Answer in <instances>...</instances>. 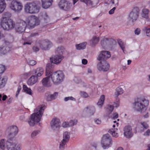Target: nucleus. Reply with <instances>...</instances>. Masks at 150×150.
Segmentation results:
<instances>
[{
	"label": "nucleus",
	"mask_w": 150,
	"mask_h": 150,
	"mask_svg": "<svg viewBox=\"0 0 150 150\" xmlns=\"http://www.w3.org/2000/svg\"><path fill=\"white\" fill-rule=\"evenodd\" d=\"M110 57L111 55L109 51H102L100 52L97 58V59L100 61L97 65L98 70L106 72L109 70L110 65L106 60Z\"/></svg>",
	"instance_id": "f257e3e1"
},
{
	"label": "nucleus",
	"mask_w": 150,
	"mask_h": 150,
	"mask_svg": "<svg viewBox=\"0 0 150 150\" xmlns=\"http://www.w3.org/2000/svg\"><path fill=\"white\" fill-rule=\"evenodd\" d=\"M46 106L45 105L38 106L34 110V113L32 114L28 122L31 126H34L36 123L40 122Z\"/></svg>",
	"instance_id": "f03ea898"
},
{
	"label": "nucleus",
	"mask_w": 150,
	"mask_h": 150,
	"mask_svg": "<svg viewBox=\"0 0 150 150\" xmlns=\"http://www.w3.org/2000/svg\"><path fill=\"white\" fill-rule=\"evenodd\" d=\"M149 104L148 100L145 98H138L134 103V108L137 111L143 112L147 109Z\"/></svg>",
	"instance_id": "7ed1b4c3"
},
{
	"label": "nucleus",
	"mask_w": 150,
	"mask_h": 150,
	"mask_svg": "<svg viewBox=\"0 0 150 150\" xmlns=\"http://www.w3.org/2000/svg\"><path fill=\"white\" fill-rule=\"evenodd\" d=\"M47 76L51 78L52 81L55 84L60 83L63 81L64 78V75L61 71L52 72Z\"/></svg>",
	"instance_id": "20e7f679"
},
{
	"label": "nucleus",
	"mask_w": 150,
	"mask_h": 150,
	"mask_svg": "<svg viewBox=\"0 0 150 150\" xmlns=\"http://www.w3.org/2000/svg\"><path fill=\"white\" fill-rule=\"evenodd\" d=\"M113 141L111 136L108 134L103 135L101 139V144L104 149H107L111 147Z\"/></svg>",
	"instance_id": "39448f33"
},
{
	"label": "nucleus",
	"mask_w": 150,
	"mask_h": 150,
	"mask_svg": "<svg viewBox=\"0 0 150 150\" xmlns=\"http://www.w3.org/2000/svg\"><path fill=\"white\" fill-rule=\"evenodd\" d=\"M40 8L34 3H28L25 6V11L27 13L33 14L39 12Z\"/></svg>",
	"instance_id": "423d86ee"
},
{
	"label": "nucleus",
	"mask_w": 150,
	"mask_h": 150,
	"mask_svg": "<svg viewBox=\"0 0 150 150\" xmlns=\"http://www.w3.org/2000/svg\"><path fill=\"white\" fill-rule=\"evenodd\" d=\"M6 144L8 150H20L21 149V145L17 144L15 138L8 139Z\"/></svg>",
	"instance_id": "0eeeda50"
},
{
	"label": "nucleus",
	"mask_w": 150,
	"mask_h": 150,
	"mask_svg": "<svg viewBox=\"0 0 150 150\" xmlns=\"http://www.w3.org/2000/svg\"><path fill=\"white\" fill-rule=\"evenodd\" d=\"M1 25L4 30H7L12 29L15 26V23L11 19L1 20Z\"/></svg>",
	"instance_id": "6e6552de"
},
{
	"label": "nucleus",
	"mask_w": 150,
	"mask_h": 150,
	"mask_svg": "<svg viewBox=\"0 0 150 150\" xmlns=\"http://www.w3.org/2000/svg\"><path fill=\"white\" fill-rule=\"evenodd\" d=\"M26 21L28 23V26L31 29L34 28L40 23L38 18L34 15H31L27 17Z\"/></svg>",
	"instance_id": "1a4fd4ad"
},
{
	"label": "nucleus",
	"mask_w": 150,
	"mask_h": 150,
	"mask_svg": "<svg viewBox=\"0 0 150 150\" xmlns=\"http://www.w3.org/2000/svg\"><path fill=\"white\" fill-rule=\"evenodd\" d=\"M139 7L137 6L134 7L129 15L128 19L129 20L132 22L135 21L139 17Z\"/></svg>",
	"instance_id": "9d476101"
},
{
	"label": "nucleus",
	"mask_w": 150,
	"mask_h": 150,
	"mask_svg": "<svg viewBox=\"0 0 150 150\" xmlns=\"http://www.w3.org/2000/svg\"><path fill=\"white\" fill-rule=\"evenodd\" d=\"M18 132V128L16 126H12L8 127L6 130L8 134V139L15 138Z\"/></svg>",
	"instance_id": "9b49d317"
},
{
	"label": "nucleus",
	"mask_w": 150,
	"mask_h": 150,
	"mask_svg": "<svg viewBox=\"0 0 150 150\" xmlns=\"http://www.w3.org/2000/svg\"><path fill=\"white\" fill-rule=\"evenodd\" d=\"M10 7L12 10L17 12L21 11L23 8L22 4L16 1H13L10 4Z\"/></svg>",
	"instance_id": "f8f14e48"
},
{
	"label": "nucleus",
	"mask_w": 150,
	"mask_h": 150,
	"mask_svg": "<svg viewBox=\"0 0 150 150\" xmlns=\"http://www.w3.org/2000/svg\"><path fill=\"white\" fill-rule=\"evenodd\" d=\"M59 5L61 9L67 11L70 9L72 4L68 1L62 0L59 2Z\"/></svg>",
	"instance_id": "ddd939ff"
},
{
	"label": "nucleus",
	"mask_w": 150,
	"mask_h": 150,
	"mask_svg": "<svg viewBox=\"0 0 150 150\" xmlns=\"http://www.w3.org/2000/svg\"><path fill=\"white\" fill-rule=\"evenodd\" d=\"M27 26L26 23L24 21H22L19 23H17L16 29V31L20 33L24 32Z\"/></svg>",
	"instance_id": "4468645a"
},
{
	"label": "nucleus",
	"mask_w": 150,
	"mask_h": 150,
	"mask_svg": "<svg viewBox=\"0 0 150 150\" xmlns=\"http://www.w3.org/2000/svg\"><path fill=\"white\" fill-rule=\"evenodd\" d=\"M51 128L53 130H58L60 127V120L57 118H54L51 122Z\"/></svg>",
	"instance_id": "2eb2a0df"
},
{
	"label": "nucleus",
	"mask_w": 150,
	"mask_h": 150,
	"mask_svg": "<svg viewBox=\"0 0 150 150\" xmlns=\"http://www.w3.org/2000/svg\"><path fill=\"white\" fill-rule=\"evenodd\" d=\"M1 43L3 44L0 47V52L5 54L9 50V48L7 46L9 44V42L8 41L3 40Z\"/></svg>",
	"instance_id": "dca6fc26"
},
{
	"label": "nucleus",
	"mask_w": 150,
	"mask_h": 150,
	"mask_svg": "<svg viewBox=\"0 0 150 150\" xmlns=\"http://www.w3.org/2000/svg\"><path fill=\"white\" fill-rule=\"evenodd\" d=\"M123 130L124 135L126 138H130L133 136V133L132 131V128L130 126H125L123 128Z\"/></svg>",
	"instance_id": "f3484780"
},
{
	"label": "nucleus",
	"mask_w": 150,
	"mask_h": 150,
	"mask_svg": "<svg viewBox=\"0 0 150 150\" xmlns=\"http://www.w3.org/2000/svg\"><path fill=\"white\" fill-rule=\"evenodd\" d=\"M96 109L95 107L92 105L88 106L85 108L83 110V112L90 116L93 115Z\"/></svg>",
	"instance_id": "a211bd4d"
},
{
	"label": "nucleus",
	"mask_w": 150,
	"mask_h": 150,
	"mask_svg": "<svg viewBox=\"0 0 150 150\" xmlns=\"http://www.w3.org/2000/svg\"><path fill=\"white\" fill-rule=\"evenodd\" d=\"M52 45V43L48 40H44L40 45V47L43 50L49 49Z\"/></svg>",
	"instance_id": "6ab92c4d"
},
{
	"label": "nucleus",
	"mask_w": 150,
	"mask_h": 150,
	"mask_svg": "<svg viewBox=\"0 0 150 150\" xmlns=\"http://www.w3.org/2000/svg\"><path fill=\"white\" fill-rule=\"evenodd\" d=\"M64 58L63 56H60L56 54L54 57L52 58H50V60L52 63L56 64H58L61 62Z\"/></svg>",
	"instance_id": "aec40b11"
},
{
	"label": "nucleus",
	"mask_w": 150,
	"mask_h": 150,
	"mask_svg": "<svg viewBox=\"0 0 150 150\" xmlns=\"http://www.w3.org/2000/svg\"><path fill=\"white\" fill-rule=\"evenodd\" d=\"M150 11L149 9L147 8H144L142 10L141 13V16L143 18L146 19L149 18V14Z\"/></svg>",
	"instance_id": "412c9836"
},
{
	"label": "nucleus",
	"mask_w": 150,
	"mask_h": 150,
	"mask_svg": "<svg viewBox=\"0 0 150 150\" xmlns=\"http://www.w3.org/2000/svg\"><path fill=\"white\" fill-rule=\"evenodd\" d=\"M38 77L35 76L33 75L27 81V84L30 86H32L35 83L38 81Z\"/></svg>",
	"instance_id": "4be33fe9"
},
{
	"label": "nucleus",
	"mask_w": 150,
	"mask_h": 150,
	"mask_svg": "<svg viewBox=\"0 0 150 150\" xmlns=\"http://www.w3.org/2000/svg\"><path fill=\"white\" fill-rule=\"evenodd\" d=\"M47 77L45 78H44L42 80V84L45 86L46 87H50L52 86V83L49 80L50 77H49L48 76H47Z\"/></svg>",
	"instance_id": "5701e85b"
},
{
	"label": "nucleus",
	"mask_w": 150,
	"mask_h": 150,
	"mask_svg": "<svg viewBox=\"0 0 150 150\" xmlns=\"http://www.w3.org/2000/svg\"><path fill=\"white\" fill-rule=\"evenodd\" d=\"M52 0H42V6L43 8H47L52 4Z\"/></svg>",
	"instance_id": "b1692460"
},
{
	"label": "nucleus",
	"mask_w": 150,
	"mask_h": 150,
	"mask_svg": "<svg viewBox=\"0 0 150 150\" xmlns=\"http://www.w3.org/2000/svg\"><path fill=\"white\" fill-rule=\"evenodd\" d=\"M52 72V67L51 63H48L47 64L45 75L47 76Z\"/></svg>",
	"instance_id": "393cba45"
},
{
	"label": "nucleus",
	"mask_w": 150,
	"mask_h": 150,
	"mask_svg": "<svg viewBox=\"0 0 150 150\" xmlns=\"http://www.w3.org/2000/svg\"><path fill=\"white\" fill-rule=\"evenodd\" d=\"M44 71V69L42 68L41 67L38 68L35 70V76L37 77H40L43 74Z\"/></svg>",
	"instance_id": "a878e982"
},
{
	"label": "nucleus",
	"mask_w": 150,
	"mask_h": 150,
	"mask_svg": "<svg viewBox=\"0 0 150 150\" xmlns=\"http://www.w3.org/2000/svg\"><path fill=\"white\" fill-rule=\"evenodd\" d=\"M111 40V39L103 37L100 41V44L103 47H105L109 43V42Z\"/></svg>",
	"instance_id": "bb28decb"
},
{
	"label": "nucleus",
	"mask_w": 150,
	"mask_h": 150,
	"mask_svg": "<svg viewBox=\"0 0 150 150\" xmlns=\"http://www.w3.org/2000/svg\"><path fill=\"white\" fill-rule=\"evenodd\" d=\"M64 48L62 46H60L57 48L55 51L56 55L63 56V53L64 52Z\"/></svg>",
	"instance_id": "cd10ccee"
},
{
	"label": "nucleus",
	"mask_w": 150,
	"mask_h": 150,
	"mask_svg": "<svg viewBox=\"0 0 150 150\" xmlns=\"http://www.w3.org/2000/svg\"><path fill=\"white\" fill-rule=\"evenodd\" d=\"M58 95L57 92H55L53 94L48 95L47 97V100L48 101H51L57 98Z\"/></svg>",
	"instance_id": "c85d7f7f"
},
{
	"label": "nucleus",
	"mask_w": 150,
	"mask_h": 150,
	"mask_svg": "<svg viewBox=\"0 0 150 150\" xmlns=\"http://www.w3.org/2000/svg\"><path fill=\"white\" fill-rule=\"evenodd\" d=\"M87 43L86 42H83L79 44L76 45V49L80 50L86 48Z\"/></svg>",
	"instance_id": "c756f323"
},
{
	"label": "nucleus",
	"mask_w": 150,
	"mask_h": 150,
	"mask_svg": "<svg viewBox=\"0 0 150 150\" xmlns=\"http://www.w3.org/2000/svg\"><path fill=\"white\" fill-rule=\"evenodd\" d=\"M70 133L68 132H65L63 134V139L64 141L68 142L69 139Z\"/></svg>",
	"instance_id": "7c9ffc66"
},
{
	"label": "nucleus",
	"mask_w": 150,
	"mask_h": 150,
	"mask_svg": "<svg viewBox=\"0 0 150 150\" xmlns=\"http://www.w3.org/2000/svg\"><path fill=\"white\" fill-rule=\"evenodd\" d=\"M117 130V128L111 129L108 131V132L111 134L113 137H118Z\"/></svg>",
	"instance_id": "2f4dec72"
},
{
	"label": "nucleus",
	"mask_w": 150,
	"mask_h": 150,
	"mask_svg": "<svg viewBox=\"0 0 150 150\" xmlns=\"http://www.w3.org/2000/svg\"><path fill=\"white\" fill-rule=\"evenodd\" d=\"M6 4L5 0H0V13H2L5 9Z\"/></svg>",
	"instance_id": "473e14b6"
},
{
	"label": "nucleus",
	"mask_w": 150,
	"mask_h": 150,
	"mask_svg": "<svg viewBox=\"0 0 150 150\" xmlns=\"http://www.w3.org/2000/svg\"><path fill=\"white\" fill-rule=\"evenodd\" d=\"M105 96L104 95H102L99 100L97 104L98 106L101 108L105 100Z\"/></svg>",
	"instance_id": "72a5a7b5"
},
{
	"label": "nucleus",
	"mask_w": 150,
	"mask_h": 150,
	"mask_svg": "<svg viewBox=\"0 0 150 150\" xmlns=\"http://www.w3.org/2000/svg\"><path fill=\"white\" fill-rule=\"evenodd\" d=\"M99 40V37H97L96 36H93L92 39L90 40L92 42L93 45H95L98 43Z\"/></svg>",
	"instance_id": "f704fd0d"
},
{
	"label": "nucleus",
	"mask_w": 150,
	"mask_h": 150,
	"mask_svg": "<svg viewBox=\"0 0 150 150\" xmlns=\"http://www.w3.org/2000/svg\"><path fill=\"white\" fill-rule=\"evenodd\" d=\"M124 91L120 87H118L116 89L115 95L117 97L119 95L122 94L123 93Z\"/></svg>",
	"instance_id": "c9c22d12"
},
{
	"label": "nucleus",
	"mask_w": 150,
	"mask_h": 150,
	"mask_svg": "<svg viewBox=\"0 0 150 150\" xmlns=\"http://www.w3.org/2000/svg\"><path fill=\"white\" fill-rule=\"evenodd\" d=\"M67 142L62 140L59 143V148L60 150H64L66 146V145Z\"/></svg>",
	"instance_id": "e433bc0d"
},
{
	"label": "nucleus",
	"mask_w": 150,
	"mask_h": 150,
	"mask_svg": "<svg viewBox=\"0 0 150 150\" xmlns=\"http://www.w3.org/2000/svg\"><path fill=\"white\" fill-rule=\"evenodd\" d=\"M23 88L25 92L29 95H31L32 94V91L31 89L28 88L26 85H23Z\"/></svg>",
	"instance_id": "4c0bfd02"
},
{
	"label": "nucleus",
	"mask_w": 150,
	"mask_h": 150,
	"mask_svg": "<svg viewBox=\"0 0 150 150\" xmlns=\"http://www.w3.org/2000/svg\"><path fill=\"white\" fill-rule=\"evenodd\" d=\"M11 16V13L8 12H4L2 16L3 19L4 20V19H5L6 20H8V19H11L10 18Z\"/></svg>",
	"instance_id": "58836bf2"
},
{
	"label": "nucleus",
	"mask_w": 150,
	"mask_h": 150,
	"mask_svg": "<svg viewBox=\"0 0 150 150\" xmlns=\"http://www.w3.org/2000/svg\"><path fill=\"white\" fill-rule=\"evenodd\" d=\"M81 1L85 3L88 6H94L95 5L91 0H80Z\"/></svg>",
	"instance_id": "ea45409f"
},
{
	"label": "nucleus",
	"mask_w": 150,
	"mask_h": 150,
	"mask_svg": "<svg viewBox=\"0 0 150 150\" xmlns=\"http://www.w3.org/2000/svg\"><path fill=\"white\" fill-rule=\"evenodd\" d=\"M117 42L120 45V47L123 50V52H124V49H125V44L124 42L122 41V40L120 39H118L117 40Z\"/></svg>",
	"instance_id": "a19ab883"
},
{
	"label": "nucleus",
	"mask_w": 150,
	"mask_h": 150,
	"mask_svg": "<svg viewBox=\"0 0 150 150\" xmlns=\"http://www.w3.org/2000/svg\"><path fill=\"white\" fill-rule=\"evenodd\" d=\"M6 147V143L4 139H2L0 141V148L3 150H4Z\"/></svg>",
	"instance_id": "79ce46f5"
},
{
	"label": "nucleus",
	"mask_w": 150,
	"mask_h": 150,
	"mask_svg": "<svg viewBox=\"0 0 150 150\" xmlns=\"http://www.w3.org/2000/svg\"><path fill=\"white\" fill-rule=\"evenodd\" d=\"M39 130H35L31 134V137L32 138H35V137L40 133Z\"/></svg>",
	"instance_id": "37998d69"
},
{
	"label": "nucleus",
	"mask_w": 150,
	"mask_h": 150,
	"mask_svg": "<svg viewBox=\"0 0 150 150\" xmlns=\"http://www.w3.org/2000/svg\"><path fill=\"white\" fill-rule=\"evenodd\" d=\"M143 30L146 32L147 36L150 37V28H148L145 27L143 28Z\"/></svg>",
	"instance_id": "c03bdc74"
},
{
	"label": "nucleus",
	"mask_w": 150,
	"mask_h": 150,
	"mask_svg": "<svg viewBox=\"0 0 150 150\" xmlns=\"http://www.w3.org/2000/svg\"><path fill=\"white\" fill-rule=\"evenodd\" d=\"M77 120H71L69 123V126H72L76 125L77 123Z\"/></svg>",
	"instance_id": "a18cd8bd"
},
{
	"label": "nucleus",
	"mask_w": 150,
	"mask_h": 150,
	"mask_svg": "<svg viewBox=\"0 0 150 150\" xmlns=\"http://www.w3.org/2000/svg\"><path fill=\"white\" fill-rule=\"evenodd\" d=\"M43 18L45 20V21L47 23L46 21H49L50 20L49 18L47 13H45L43 15Z\"/></svg>",
	"instance_id": "49530a36"
},
{
	"label": "nucleus",
	"mask_w": 150,
	"mask_h": 150,
	"mask_svg": "<svg viewBox=\"0 0 150 150\" xmlns=\"http://www.w3.org/2000/svg\"><path fill=\"white\" fill-rule=\"evenodd\" d=\"M5 70L4 65L0 64V74H2Z\"/></svg>",
	"instance_id": "de8ad7c7"
},
{
	"label": "nucleus",
	"mask_w": 150,
	"mask_h": 150,
	"mask_svg": "<svg viewBox=\"0 0 150 150\" xmlns=\"http://www.w3.org/2000/svg\"><path fill=\"white\" fill-rule=\"evenodd\" d=\"M80 94L82 97L84 98H87L88 96V94L86 92L84 91H81Z\"/></svg>",
	"instance_id": "09e8293b"
},
{
	"label": "nucleus",
	"mask_w": 150,
	"mask_h": 150,
	"mask_svg": "<svg viewBox=\"0 0 150 150\" xmlns=\"http://www.w3.org/2000/svg\"><path fill=\"white\" fill-rule=\"evenodd\" d=\"M64 100L65 101H68L69 100H72L75 101L76 99L72 96H70V97H65L64 98Z\"/></svg>",
	"instance_id": "8fccbe9b"
},
{
	"label": "nucleus",
	"mask_w": 150,
	"mask_h": 150,
	"mask_svg": "<svg viewBox=\"0 0 150 150\" xmlns=\"http://www.w3.org/2000/svg\"><path fill=\"white\" fill-rule=\"evenodd\" d=\"M28 63L30 65L33 66L36 64V62L34 60H30L28 62Z\"/></svg>",
	"instance_id": "3c124183"
},
{
	"label": "nucleus",
	"mask_w": 150,
	"mask_h": 150,
	"mask_svg": "<svg viewBox=\"0 0 150 150\" xmlns=\"http://www.w3.org/2000/svg\"><path fill=\"white\" fill-rule=\"evenodd\" d=\"M62 126L64 128L69 127V124L68 122H64L62 124Z\"/></svg>",
	"instance_id": "603ef678"
},
{
	"label": "nucleus",
	"mask_w": 150,
	"mask_h": 150,
	"mask_svg": "<svg viewBox=\"0 0 150 150\" xmlns=\"http://www.w3.org/2000/svg\"><path fill=\"white\" fill-rule=\"evenodd\" d=\"M21 86H18L17 90L16 93V98H17L18 97V95L19 94L20 91H21Z\"/></svg>",
	"instance_id": "864d4df0"
},
{
	"label": "nucleus",
	"mask_w": 150,
	"mask_h": 150,
	"mask_svg": "<svg viewBox=\"0 0 150 150\" xmlns=\"http://www.w3.org/2000/svg\"><path fill=\"white\" fill-rule=\"evenodd\" d=\"M111 118L115 120L118 117V114L117 113H113L111 116Z\"/></svg>",
	"instance_id": "5fc2aeb1"
},
{
	"label": "nucleus",
	"mask_w": 150,
	"mask_h": 150,
	"mask_svg": "<svg viewBox=\"0 0 150 150\" xmlns=\"http://www.w3.org/2000/svg\"><path fill=\"white\" fill-rule=\"evenodd\" d=\"M120 103L119 100H117L116 101L114 102L113 104V107H117L119 105Z\"/></svg>",
	"instance_id": "6e6d98bb"
},
{
	"label": "nucleus",
	"mask_w": 150,
	"mask_h": 150,
	"mask_svg": "<svg viewBox=\"0 0 150 150\" xmlns=\"http://www.w3.org/2000/svg\"><path fill=\"white\" fill-rule=\"evenodd\" d=\"M94 122L96 124L98 125L100 124L101 122V120L99 119H95Z\"/></svg>",
	"instance_id": "4d7b16f0"
},
{
	"label": "nucleus",
	"mask_w": 150,
	"mask_h": 150,
	"mask_svg": "<svg viewBox=\"0 0 150 150\" xmlns=\"http://www.w3.org/2000/svg\"><path fill=\"white\" fill-rule=\"evenodd\" d=\"M113 107H114L113 105H109L108 107V109L109 111L111 112L113 110Z\"/></svg>",
	"instance_id": "13d9d810"
},
{
	"label": "nucleus",
	"mask_w": 150,
	"mask_h": 150,
	"mask_svg": "<svg viewBox=\"0 0 150 150\" xmlns=\"http://www.w3.org/2000/svg\"><path fill=\"white\" fill-rule=\"evenodd\" d=\"M142 125L143 127L145 129H147L149 127L148 125L145 122H143L142 123Z\"/></svg>",
	"instance_id": "bf43d9fd"
},
{
	"label": "nucleus",
	"mask_w": 150,
	"mask_h": 150,
	"mask_svg": "<svg viewBox=\"0 0 150 150\" xmlns=\"http://www.w3.org/2000/svg\"><path fill=\"white\" fill-rule=\"evenodd\" d=\"M135 34L136 35H139L140 33V30L139 28H137L134 31Z\"/></svg>",
	"instance_id": "052dcab7"
},
{
	"label": "nucleus",
	"mask_w": 150,
	"mask_h": 150,
	"mask_svg": "<svg viewBox=\"0 0 150 150\" xmlns=\"http://www.w3.org/2000/svg\"><path fill=\"white\" fill-rule=\"evenodd\" d=\"M116 9V8L115 7H113L112 9H111L109 12V13L110 14H113L114 12V11Z\"/></svg>",
	"instance_id": "680f3d73"
},
{
	"label": "nucleus",
	"mask_w": 150,
	"mask_h": 150,
	"mask_svg": "<svg viewBox=\"0 0 150 150\" xmlns=\"http://www.w3.org/2000/svg\"><path fill=\"white\" fill-rule=\"evenodd\" d=\"M75 81L77 83H81L82 82L81 80L80 79L76 78L74 79Z\"/></svg>",
	"instance_id": "e2e57ef3"
},
{
	"label": "nucleus",
	"mask_w": 150,
	"mask_h": 150,
	"mask_svg": "<svg viewBox=\"0 0 150 150\" xmlns=\"http://www.w3.org/2000/svg\"><path fill=\"white\" fill-rule=\"evenodd\" d=\"M31 43H32V40H30L28 41H25L24 42L23 45H25L26 44L30 45L31 44Z\"/></svg>",
	"instance_id": "0e129e2a"
},
{
	"label": "nucleus",
	"mask_w": 150,
	"mask_h": 150,
	"mask_svg": "<svg viewBox=\"0 0 150 150\" xmlns=\"http://www.w3.org/2000/svg\"><path fill=\"white\" fill-rule=\"evenodd\" d=\"M150 134V130L148 129L147 131L145 132L144 134L145 136H149Z\"/></svg>",
	"instance_id": "69168bd1"
},
{
	"label": "nucleus",
	"mask_w": 150,
	"mask_h": 150,
	"mask_svg": "<svg viewBox=\"0 0 150 150\" xmlns=\"http://www.w3.org/2000/svg\"><path fill=\"white\" fill-rule=\"evenodd\" d=\"M33 49L34 52H37L39 50V48L37 47L34 46L33 47Z\"/></svg>",
	"instance_id": "338daca9"
},
{
	"label": "nucleus",
	"mask_w": 150,
	"mask_h": 150,
	"mask_svg": "<svg viewBox=\"0 0 150 150\" xmlns=\"http://www.w3.org/2000/svg\"><path fill=\"white\" fill-rule=\"evenodd\" d=\"M82 63L84 65L86 64L87 63V61L85 59H83L82 60Z\"/></svg>",
	"instance_id": "774afa93"
}]
</instances>
